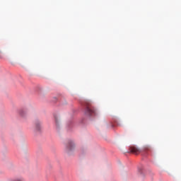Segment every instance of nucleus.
Returning <instances> with one entry per match:
<instances>
[{
    "instance_id": "obj_1",
    "label": "nucleus",
    "mask_w": 181,
    "mask_h": 181,
    "mask_svg": "<svg viewBox=\"0 0 181 181\" xmlns=\"http://www.w3.org/2000/svg\"><path fill=\"white\" fill-rule=\"evenodd\" d=\"M85 114L88 117H94V115H97V110L92 105H88L86 107Z\"/></svg>"
},
{
    "instance_id": "obj_2",
    "label": "nucleus",
    "mask_w": 181,
    "mask_h": 181,
    "mask_svg": "<svg viewBox=\"0 0 181 181\" xmlns=\"http://www.w3.org/2000/svg\"><path fill=\"white\" fill-rule=\"evenodd\" d=\"M76 145H74V143L73 141H69L66 144V152L70 153L73 151L74 149H75Z\"/></svg>"
},
{
    "instance_id": "obj_3",
    "label": "nucleus",
    "mask_w": 181,
    "mask_h": 181,
    "mask_svg": "<svg viewBox=\"0 0 181 181\" xmlns=\"http://www.w3.org/2000/svg\"><path fill=\"white\" fill-rule=\"evenodd\" d=\"M129 149H130L131 153H134V155H138L141 153V149L138 148L137 147L132 146L130 147Z\"/></svg>"
},
{
    "instance_id": "obj_4",
    "label": "nucleus",
    "mask_w": 181,
    "mask_h": 181,
    "mask_svg": "<svg viewBox=\"0 0 181 181\" xmlns=\"http://www.w3.org/2000/svg\"><path fill=\"white\" fill-rule=\"evenodd\" d=\"M42 129V122L40 121L37 120L35 121V130L40 131Z\"/></svg>"
},
{
    "instance_id": "obj_5",
    "label": "nucleus",
    "mask_w": 181,
    "mask_h": 181,
    "mask_svg": "<svg viewBox=\"0 0 181 181\" xmlns=\"http://www.w3.org/2000/svg\"><path fill=\"white\" fill-rule=\"evenodd\" d=\"M20 115L21 117H25V115H26V110H20Z\"/></svg>"
},
{
    "instance_id": "obj_6",
    "label": "nucleus",
    "mask_w": 181,
    "mask_h": 181,
    "mask_svg": "<svg viewBox=\"0 0 181 181\" xmlns=\"http://www.w3.org/2000/svg\"><path fill=\"white\" fill-rule=\"evenodd\" d=\"M56 124H57V119H55Z\"/></svg>"
}]
</instances>
